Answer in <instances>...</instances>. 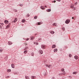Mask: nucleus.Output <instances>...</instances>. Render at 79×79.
Returning <instances> with one entry per match:
<instances>
[{
	"label": "nucleus",
	"mask_w": 79,
	"mask_h": 79,
	"mask_svg": "<svg viewBox=\"0 0 79 79\" xmlns=\"http://www.w3.org/2000/svg\"><path fill=\"white\" fill-rule=\"evenodd\" d=\"M41 47L42 48H43V49H45L46 47V46L44 45H41Z\"/></svg>",
	"instance_id": "f257e3e1"
},
{
	"label": "nucleus",
	"mask_w": 79,
	"mask_h": 79,
	"mask_svg": "<svg viewBox=\"0 0 79 79\" xmlns=\"http://www.w3.org/2000/svg\"><path fill=\"white\" fill-rule=\"evenodd\" d=\"M70 22V20L68 19L66 20L65 22L66 24H69V23Z\"/></svg>",
	"instance_id": "f03ea898"
},
{
	"label": "nucleus",
	"mask_w": 79,
	"mask_h": 79,
	"mask_svg": "<svg viewBox=\"0 0 79 79\" xmlns=\"http://www.w3.org/2000/svg\"><path fill=\"white\" fill-rule=\"evenodd\" d=\"M43 23V22H40L38 23V24H37V26H38V25H40L41 24H42Z\"/></svg>",
	"instance_id": "7ed1b4c3"
},
{
	"label": "nucleus",
	"mask_w": 79,
	"mask_h": 79,
	"mask_svg": "<svg viewBox=\"0 0 79 79\" xmlns=\"http://www.w3.org/2000/svg\"><path fill=\"white\" fill-rule=\"evenodd\" d=\"M46 66L47 67H48V68H51V67H52V65L50 64V65H46Z\"/></svg>",
	"instance_id": "20e7f679"
},
{
	"label": "nucleus",
	"mask_w": 79,
	"mask_h": 79,
	"mask_svg": "<svg viewBox=\"0 0 79 79\" xmlns=\"http://www.w3.org/2000/svg\"><path fill=\"white\" fill-rule=\"evenodd\" d=\"M31 78L32 79H35L36 78V77L35 76H32L31 77Z\"/></svg>",
	"instance_id": "39448f33"
},
{
	"label": "nucleus",
	"mask_w": 79,
	"mask_h": 79,
	"mask_svg": "<svg viewBox=\"0 0 79 79\" xmlns=\"http://www.w3.org/2000/svg\"><path fill=\"white\" fill-rule=\"evenodd\" d=\"M40 8L42 10H45V7H44L43 6H40Z\"/></svg>",
	"instance_id": "423d86ee"
},
{
	"label": "nucleus",
	"mask_w": 79,
	"mask_h": 79,
	"mask_svg": "<svg viewBox=\"0 0 79 79\" xmlns=\"http://www.w3.org/2000/svg\"><path fill=\"white\" fill-rule=\"evenodd\" d=\"M62 73V74H63V75H65L66 73H65V71L64 70V71H63Z\"/></svg>",
	"instance_id": "0eeeda50"
},
{
	"label": "nucleus",
	"mask_w": 79,
	"mask_h": 79,
	"mask_svg": "<svg viewBox=\"0 0 79 79\" xmlns=\"http://www.w3.org/2000/svg\"><path fill=\"white\" fill-rule=\"evenodd\" d=\"M55 47H56V45H55V44H53V45L52 46V48H55Z\"/></svg>",
	"instance_id": "6e6552de"
},
{
	"label": "nucleus",
	"mask_w": 79,
	"mask_h": 79,
	"mask_svg": "<svg viewBox=\"0 0 79 79\" xmlns=\"http://www.w3.org/2000/svg\"><path fill=\"white\" fill-rule=\"evenodd\" d=\"M78 56H75L74 57V58H75V60H77V59H78Z\"/></svg>",
	"instance_id": "1a4fd4ad"
},
{
	"label": "nucleus",
	"mask_w": 79,
	"mask_h": 79,
	"mask_svg": "<svg viewBox=\"0 0 79 79\" xmlns=\"http://www.w3.org/2000/svg\"><path fill=\"white\" fill-rule=\"evenodd\" d=\"M17 21H18V19H17V18H15L14 22L15 23V22H16Z\"/></svg>",
	"instance_id": "9d476101"
},
{
	"label": "nucleus",
	"mask_w": 79,
	"mask_h": 79,
	"mask_svg": "<svg viewBox=\"0 0 79 79\" xmlns=\"http://www.w3.org/2000/svg\"><path fill=\"white\" fill-rule=\"evenodd\" d=\"M47 12H50L51 11V9H49L46 10Z\"/></svg>",
	"instance_id": "9b49d317"
},
{
	"label": "nucleus",
	"mask_w": 79,
	"mask_h": 79,
	"mask_svg": "<svg viewBox=\"0 0 79 79\" xmlns=\"http://www.w3.org/2000/svg\"><path fill=\"white\" fill-rule=\"evenodd\" d=\"M4 22L6 23V24H8V21L7 20H5L4 21Z\"/></svg>",
	"instance_id": "f8f14e48"
},
{
	"label": "nucleus",
	"mask_w": 79,
	"mask_h": 79,
	"mask_svg": "<svg viewBox=\"0 0 79 79\" xmlns=\"http://www.w3.org/2000/svg\"><path fill=\"white\" fill-rule=\"evenodd\" d=\"M50 33L52 34H53L55 33V32H54L53 31H52L51 32H50Z\"/></svg>",
	"instance_id": "ddd939ff"
},
{
	"label": "nucleus",
	"mask_w": 79,
	"mask_h": 79,
	"mask_svg": "<svg viewBox=\"0 0 79 79\" xmlns=\"http://www.w3.org/2000/svg\"><path fill=\"white\" fill-rule=\"evenodd\" d=\"M11 66L12 68H15V65H14V64H12Z\"/></svg>",
	"instance_id": "4468645a"
},
{
	"label": "nucleus",
	"mask_w": 79,
	"mask_h": 79,
	"mask_svg": "<svg viewBox=\"0 0 79 79\" xmlns=\"http://www.w3.org/2000/svg\"><path fill=\"white\" fill-rule=\"evenodd\" d=\"M11 69H7V72L8 73H10V72H11Z\"/></svg>",
	"instance_id": "2eb2a0df"
},
{
	"label": "nucleus",
	"mask_w": 79,
	"mask_h": 79,
	"mask_svg": "<svg viewBox=\"0 0 79 79\" xmlns=\"http://www.w3.org/2000/svg\"><path fill=\"white\" fill-rule=\"evenodd\" d=\"M77 73V72H73V74H76Z\"/></svg>",
	"instance_id": "dca6fc26"
},
{
	"label": "nucleus",
	"mask_w": 79,
	"mask_h": 79,
	"mask_svg": "<svg viewBox=\"0 0 79 79\" xmlns=\"http://www.w3.org/2000/svg\"><path fill=\"white\" fill-rule=\"evenodd\" d=\"M73 6H74V5L73 4H72L71 5L70 7V8H73Z\"/></svg>",
	"instance_id": "f3484780"
},
{
	"label": "nucleus",
	"mask_w": 79,
	"mask_h": 79,
	"mask_svg": "<svg viewBox=\"0 0 79 79\" xmlns=\"http://www.w3.org/2000/svg\"><path fill=\"white\" fill-rule=\"evenodd\" d=\"M40 53L41 54H42V53H43V51H42L41 50H40Z\"/></svg>",
	"instance_id": "a211bd4d"
},
{
	"label": "nucleus",
	"mask_w": 79,
	"mask_h": 79,
	"mask_svg": "<svg viewBox=\"0 0 79 79\" xmlns=\"http://www.w3.org/2000/svg\"><path fill=\"white\" fill-rule=\"evenodd\" d=\"M8 44L9 45H11V44H12V43H11L10 42H8Z\"/></svg>",
	"instance_id": "6ab92c4d"
},
{
	"label": "nucleus",
	"mask_w": 79,
	"mask_h": 79,
	"mask_svg": "<svg viewBox=\"0 0 79 79\" xmlns=\"http://www.w3.org/2000/svg\"><path fill=\"white\" fill-rule=\"evenodd\" d=\"M24 53L25 54H26L27 53V51L25 50L24 51Z\"/></svg>",
	"instance_id": "aec40b11"
},
{
	"label": "nucleus",
	"mask_w": 79,
	"mask_h": 79,
	"mask_svg": "<svg viewBox=\"0 0 79 79\" xmlns=\"http://www.w3.org/2000/svg\"><path fill=\"white\" fill-rule=\"evenodd\" d=\"M25 78L26 79H29V77L27 76H25Z\"/></svg>",
	"instance_id": "412c9836"
},
{
	"label": "nucleus",
	"mask_w": 79,
	"mask_h": 79,
	"mask_svg": "<svg viewBox=\"0 0 79 79\" xmlns=\"http://www.w3.org/2000/svg\"><path fill=\"white\" fill-rule=\"evenodd\" d=\"M53 26H56V23H54L53 24Z\"/></svg>",
	"instance_id": "4be33fe9"
},
{
	"label": "nucleus",
	"mask_w": 79,
	"mask_h": 79,
	"mask_svg": "<svg viewBox=\"0 0 79 79\" xmlns=\"http://www.w3.org/2000/svg\"><path fill=\"white\" fill-rule=\"evenodd\" d=\"M54 52H57V49H55L54 50Z\"/></svg>",
	"instance_id": "5701e85b"
},
{
	"label": "nucleus",
	"mask_w": 79,
	"mask_h": 79,
	"mask_svg": "<svg viewBox=\"0 0 79 79\" xmlns=\"http://www.w3.org/2000/svg\"><path fill=\"white\" fill-rule=\"evenodd\" d=\"M0 24L1 25V26H3V25H4V24L3 23H0Z\"/></svg>",
	"instance_id": "b1692460"
},
{
	"label": "nucleus",
	"mask_w": 79,
	"mask_h": 79,
	"mask_svg": "<svg viewBox=\"0 0 79 79\" xmlns=\"http://www.w3.org/2000/svg\"><path fill=\"white\" fill-rule=\"evenodd\" d=\"M22 23H24V22H25V19H23L22 21Z\"/></svg>",
	"instance_id": "393cba45"
},
{
	"label": "nucleus",
	"mask_w": 79,
	"mask_h": 79,
	"mask_svg": "<svg viewBox=\"0 0 79 79\" xmlns=\"http://www.w3.org/2000/svg\"><path fill=\"white\" fill-rule=\"evenodd\" d=\"M61 71L63 72V71H64V69H61Z\"/></svg>",
	"instance_id": "a878e982"
},
{
	"label": "nucleus",
	"mask_w": 79,
	"mask_h": 79,
	"mask_svg": "<svg viewBox=\"0 0 79 79\" xmlns=\"http://www.w3.org/2000/svg\"><path fill=\"white\" fill-rule=\"evenodd\" d=\"M34 44H36V45H38L39 44V43H34Z\"/></svg>",
	"instance_id": "bb28decb"
},
{
	"label": "nucleus",
	"mask_w": 79,
	"mask_h": 79,
	"mask_svg": "<svg viewBox=\"0 0 79 79\" xmlns=\"http://www.w3.org/2000/svg\"><path fill=\"white\" fill-rule=\"evenodd\" d=\"M19 5L20 6H23V4H20Z\"/></svg>",
	"instance_id": "cd10ccee"
},
{
	"label": "nucleus",
	"mask_w": 79,
	"mask_h": 79,
	"mask_svg": "<svg viewBox=\"0 0 79 79\" xmlns=\"http://www.w3.org/2000/svg\"><path fill=\"white\" fill-rule=\"evenodd\" d=\"M2 52H3V50H2V49L0 50V52L1 53H2Z\"/></svg>",
	"instance_id": "c85d7f7f"
},
{
	"label": "nucleus",
	"mask_w": 79,
	"mask_h": 79,
	"mask_svg": "<svg viewBox=\"0 0 79 79\" xmlns=\"http://www.w3.org/2000/svg\"><path fill=\"white\" fill-rule=\"evenodd\" d=\"M69 57H71V56H72V55H71V54H69Z\"/></svg>",
	"instance_id": "c756f323"
},
{
	"label": "nucleus",
	"mask_w": 79,
	"mask_h": 79,
	"mask_svg": "<svg viewBox=\"0 0 79 79\" xmlns=\"http://www.w3.org/2000/svg\"><path fill=\"white\" fill-rule=\"evenodd\" d=\"M62 29H63V31H64V30H65V28H64V27H63V28H62Z\"/></svg>",
	"instance_id": "7c9ffc66"
},
{
	"label": "nucleus",
	"mask_w": 79,
	"mask_h": 79,
	"mask_svg": "<svg viewBox=\"0 0 79 79\" xmlns=\"http://www.w3.org/2000/svg\"><path fill=\"white\" fill-rule=\"evenodd\" d=\"M27 48H28V47H26L25 48L24 50H27Z\"/></svg>",
	"instance_id": "2f4dec72"
},
{
	"label": "nucleus",
	"mask_w": 79,
	"mask_h": 79,
	"mask_svg": "<svg viewBox=\"0 0 79 79\" xmlns=\"http://www.w3.org/2000/svg\"><path fill=\"white\" fill-rule=\"evenodd\" d=\"M34 18H35V19H37V16H35Z\"/></svg>",
	"instance_id": "473e14b6"
},
{
	"label": "nucleus",
	"mask_w": 79,
	"mask_h": 79,
	"mask_svg": "<svg viewBox=\"0 0 79 79\" xmlns=\"http://www.w3.org/2000/svg\"><path fill=\"white\" fill-rule=\"evenodd\" d=\"M77 4V2H76L75 3V5H76Z\"/></svg>",
	"instance_id": "72a5a7b5"
},
{
	"label": "nucleus",
	"mask_w": 79,
	"mask_h": 79,
	"mask_svg": "<svg viewBox=\"0 0 79 79\" xmlns=\"http://www.w3.org/2000/svg\"><path fill=\"white\" fill-rule=\"evenodd\" d=\"M0 29H2V26L0 25Z\"/></svg>",
	"instance_id": "f704fd0d"
},
{
	"label": "nucleus",
	"mask_w": 79,
	"mask_h": 79,
	"mask_svg": "<svg viewBox=\"0 0 79 79\" xmlns=\"http://www.w3.org/2000/svg\"><path fill=\"white\" fill-rule=\"evenodd\" d=\"M61 74H62V73H60L59 74V76H61Z\"/></svg>",
	"instance_id": "c9c22d12"
},
{
	"label": "nucleus",
	"mask_w": 79,
	"mask_h": 79,
	"mask_svg": "<svg viewBox=\"0 0 79 79\" xmlns=\"http://www.w3.org/2000/svg\"><path fill=\"white\" fill-rule=\"evenodd\" d=\"M30 16V15H29V14H28V15H27V16L28 17H29Z\"/></svg>",
	"instance_id": "e433bc0d"
},
{
	"label": "nucleus",
	"mask_w": 79,
	"mask_h": 79,
	"mask_svg": "<svg viewBox=\"0 0 79 79\" xmlns=\"http://www.w3.org/2000/svg\"><path fill=\"white\" fill-rule=\"evenodd\" d=\"M7 27H10V25H7L6 26Z\"/></svg>",
	"instance_id": "4c0bfd02"
},
{
	"label": "nucleus",
	"mask_w": 79,
	"mask_h": 79,
	"mask_svg": "<svg viewBox=\"0 0 79 79\" xmlns=\"http://www.w3.org/2000/svg\"><path fill=\"white\" fill-rule=\"evenodd\" d=\"M53 3H55L56 2V1L55 0L53 1Z\"/></svg>",
	"instance_id": "58836bf2"
},
{
	"label": "nucleus",
	"mask_w": 79,
	"mask_h": 79,
	"mask_svg": "<svg viewBox=\"0 0 79 79\" xmlns=\"http://www.w3.org/2000/svg\"><path fill=\"white\" fill-rule=\"evenodd\" d=\"M31 39V40H32V39L33 40H34V37H32Z\"/></svg>",
	"instance_id": "ea45409f"
},
{
	"label": "nucleus",
	"mask_w": 79,
	"mask_h": 79,
	"mask_svg": "<svg viewBox=\"0 0 79 79\" xmlns=\"http://www.w3.org/2000/svg\"><path fill=\"white\" fill-rule=\"evenodd\" d=\"M15 12H17V10H15Z\"/></svg>",
	"instance_id": "a19ab883"
},
{
	"label": "nucleus",
	"mask_w": 79,
	"mask_h": 79,
	"mask_svg": "<svg viewBox=\"0 0 79 79\" xmlns=\"http://www.w3.org/2000/svg\"><path fill=\"white\" fill-rule=\"evenodd\" d=\"M25 46H27V44H25Z\"/></svg>",
	"instance_id": "79ce46f5"
},
{
	"label": "nucleus",
	"mask_w": 79,
	"mask_h": 79,
	"mask_svg": "<svg viewBox=\"0 0 79 79\" xmlns=\"http://www.w3.org/2000/svg\"><path fill=\"white\" fill-rule=\"evenodd\" d=\"M57 1L58 2H60V1H61V0H57Z\"/></svg>",
	"instance_id": "37998d69"
},
{
	"label": "nucleus",
	"mask_w": 79,
	"mask_h": 79,
	"mask_svg": "<svg viewBox=\"0 0 79 79\" xmlns=\"http://www.w3.org/2000/svg\"><path fill=\"white\" fill-rule=\"evenodd\" d=\"M52 79H54V77H52Z\"/></svg>",
	"instance_id": "c03bdc74"
},
{
	"label": "nucleus",
	"mask_w": 79,
	"mask_h": 79,
	"mask_svg": "<svg viewBox=\"0 0 79 79\" xmlns=\"http://www.w3.org/2000/svg\"><path fill=\"white\" fill-rule=\"evenodd\" d=\"M69 78H70V77H71V76H69Z\"/></svg>",
	"instance_id": "a18cd8bd"
},
{
	"label": "nucleus",
	"mask_w": 79,
	"mask_h": 79,
	"mask_svg": "<svg viewBox=\"0 0 79 79\" xmlns=\"http://www.w3.org/2000/svg\"><path fill=\"white\" fill-rule=\"evenodd\" d=\"M45 6V8H47V7L46 6Z\"/></svg>",
	"instance_id": "49530a36"
},
{
	"label": "nucleus",
	"mask_w": 79,
	"mask_h": 79,
	"mask_svg": "<svg viewBox=\"0 0 79 79\" xmlns=\"http://www.w3.org/2000/svg\"><path fill=\"white\" fill-rule=\"evenodd\" d=\"M72 19H74V17H72Z\"/></svg>",
	"instance_id": "de8ad7c7"
},
{
	"label": "nucleus",
	"mask_w": 79,
	"mask_h": 79,
	"mask_svg": "<svg viewBox=\"0 0 79 79\" xmlns=\"http://www.w3.org/2000/svg\"><path fill=\"white\" fill-rule=\"evenodd\" d=\"M29 39L28 38V39H27V40H29Z\"/></svg>",
	"instance_id": "09e8293b"
},
{
	"label": "nucleus",
	"mask_w": 79,
	"mask_h": 79,
	"mask_svg": "<svg viewBox=\"0 0 79 79\" xmlns=\"http://www.w3.org/2000/svg\"><path fill=\"white\" fill-rule=\"evenodd\" d=\"M74 10H75V8H74Z\"/></svg>",
	"instance_id": "8fccbe9b"
}]
</instances>
